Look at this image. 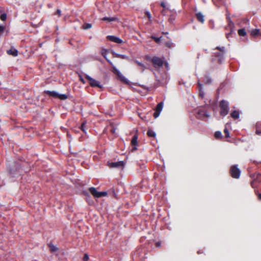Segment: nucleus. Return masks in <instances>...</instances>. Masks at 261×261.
Segmentation results:
<instances>
[{"mask_svg":"<svg viewBox=\"0 0 261 261\" xmlns=\"http://www.w3.org/2000/svg\"><path fill=\"white\" fill-rule=\"evenodd\" d=\"M220 114L224 117L227 115L229 112V103L228 101L222 100L220 102Z\"/></svg>","mask_w":261,"mask_h":261,"instance_id":"f257e3e1","label":"nucleus"},{"mask_svg":"<svg viewBox=\"0 0 261 261\" xmlns=\"http://www.w3.org/2000/svg\"><path fill=\"white\" fill-rule=\"evenodd\" d=\"M112 66V71L117 76L118 78L123 83L125 84H128L129 81L125 78L124 76H123V75L116 68L115 66H113V65Z\"/></svg>","mask_w":261,"mask_h":261,"instance_id":"f03ea898","label":"nucleus"},{"mask_svg":"<svg viewBox=\"0 0 261 261\" xmlns=\"http://www.w3.org/2000/svg\"><path fill=\"white\" fill-rule=\"evenodd\" d=\"M230 173L232 177L239 178L241 174V170L238 168L237 165H233L230 168Z\"/></svg>","mask_w":261,"mask_h":261,"instance_id":"7ed1b4c3","label":"nucleus"},{"mask_svg":"<svg viewBox=\"0 0 261 261\" xmlns=\"http://www.w3.org/2000/svg\"><path fill=\"white\" fill-rule=\"evenodd\" d=\"M209 115L204 109H200L197 112L196 117L199 119L205 120L209 117Z\"/></svg>","mask_w":261,"mask_h":261,"instance_id":"20e7f679","label":"nucleus"},{"mask_svg":"<svg viewBox=\"0 0 261 261\" xmlns=\"http://www.w3.org/2000/svg\"><path fill=\"white\" fill-rule=\"evenodd\" d=\"M218 50L219 52L214 53L215 56L218 58L219 63H221L223 60V56L225 52V47L222 46L221 47L217 46L216 48Z\"/></svg>","mask_w":261,"mask_h":261,"instance_id":"39448f33","label":"nucleus"},{"mask_svg":"<svg viewBox=\"0 0 261 261\" xmlns=\"http://www.w3.org/2000/svg\"><path fill=\"white\" fill-rule=\"evenodd\" d=\"M89 191L93 196L96 198L104 197L107 195V193L106 192H98L94 187L90 188Z\"/></svg>","mask_w":261,"mask_h":261,"instance_id":"423d86ee","label":"nucleus"},{"mask_svg":"<svg viewBox=\"0 0 261 261\" xmlns=\"http://www.w3.org/2000/svg\"><path fill=\"white\" fill-rule=\"evenodd\" d=\"M85 77L87 80L89 81V84L91 87H98L99 88H101L102 87V86L100 85L99 82L92 78L89 75H86Z\"/></svg>","mask_w":261,"mask_h":261,"instance_id":"0eeeda50","label":"nucleus"},{"mask_svg":"<svg viewBox=\"0 0 261 261\" xmlns=\"http://www.w3.org/2000/svg\"><path fill=\"white\" fill-rule=\"evenodd\" d=\"M108 165L110 168H123L125 165L123 161H119L116 162H108Z\"/></svg>","mask_w":261,"mask_h":261,"instance_id":"6e6552de","label":"nucleus"},{"mask_svg":"<svg viewBox=\"0 0 261 261\" xmlns=\"http://www.w3.org/2000/svg\"><path fill=\"white\" fill-rule=\"evenodd\" d=\"M151 62L155 67H161L163 65V61L158 57H153L151 59Z\"/></svg>","mask_w":261,"mask_h":261,"instance_id":"1a4fd4ad","label":"nucleus"},{"mask_svg":"<svg viewBox=\"0 0 261 261\" xmlns=\"http://www.w3.org/2000/svg\"><path fill=\"white\" fill-rule=\"evenodd\" d=\"M163 108V102H160L159 103L155 109V112L153 114V116L155 118L158 117L160 115L161 112L162 111Z\"/></svg>","mask_w":261,"mask_h":261,"instance_id":"9d476101","label":"nucleus"},{"mask_svg":"<svg viewBox=\"0 0 261 261\" xmlns=\"http://www.w3.org/2000/svg\"><path fill=\"white\" fill-rule=\"evenodd\" d=\"M107 38L109 40L117 43L121 44L123 42L122 40L114 36H108Z\"/></svg>","mask_w":261,"mask_h":261,"instance_id":"9b49d317","label":"nucleus"},{"mask_svg":"<svg viewBox=\"0 0 261 261\" xmlns=\"http://www.w3.org/2000/svg\"><path fill=\"white\" fill-rule=\"evenodd\" d=\"M101 55L105 58L107 61L111 65H113L112 62L107 58V56L108 54V50L105 48L101 49Z\"/></svg>","mask_w":261,"mask_h":261,"instance_id":"f8f14e48","label":"nucleus"},{"mask_svg":"<svg viewBox=\"0 0 261 261\" xmlns=\"http://www.w3.org/2000/svg\"><path fill=\"white\" fill-rule=\"evenodd\" d=\"M131 144L132 145L134 146L133 149L136 150L137 147L136 146L138 145V135L137 134H135L133 136V137L131 140Z\"/></svg>","mask_w":261,"mask_h":261,"instance_id":"ddd939ff","label":"nucleus"},{"mask_svg":"<svg viewBox=\"0 0 261 261\" xmlns=\"http://www.w3.org/2000/svg\"><path fill=\"white\" fill-rule=\"evenodd\" d=\"M44 92L46 93L48 96L53 97L54 98H57V97L59 96V93H57L56 91H45Z\"/></svg>","mask_w":261,"mask_h":261,"instance_id":"4468645a","label":"nucleus"},{"mask_svg":"<svg viewBox=\"0 0 261 261\" xmlns=\"http://www.w3.org/2000/svg\"><path fill=\"white\" fill-rule=\"evenodd\" d=\"M197 19L199 21L203 23L204 21V16L201 12H198L196 14Z\"/></svg>","mask_w":261,"mask_h":261,"instance_id":"2eb2a0df","label":"nucleus"},{"mask_svg":"<svg viewBox=\"0 0 261 261\" xmlns=\"http://www.w3.org/2000/svg\"><path fill=\"white\" fill-rule=\"evenodd\" d=\"M260 31L259 29H252L250 31V35L252 37H255L257 35H259Z\"/></svg>","mask_w":261,"mask_h":261,"instance_id":"dca6fc26","label":"nucleus"},{"mask_svg":"<svg viewBox=\"0 0 261 261\" xmlns=\"http://www.w3.org/2000/svg\"><path fill=\"white\" fill-rule=\"evenodd\" d=\"M230 115L232 118L236 119L239 118L240 113L238 111L234 110L231 113Z\"/></svg>","mask_w":261,"mask_h":261,"instance_id":"f3484780","label":"nucleus"},{"mask_svg":"<svg viewBox=\"0 0 261 261\" xmlns=\"http://www.w3.org/2000/svg\"><path fill=\"white\" fill-rule=\"evenodd\" d=\"M9 55H11L14 57H16L18 55V51L16 49H11L7 51Z\"/></svg>","mask_w":261,"mask_h":261,"instance_id":"a211bd4d","label":"nucleus"},{"mask_svg":"<svg viewBox=\"0 0 261 261\" xmlns=\"http://www.w3.org/2000/svg\"><path fill=\"white\" fill-rule=\"evenodd\" d=\"M256 134L261 135V122H257L256 124Z\"/></svg>","mask_w":261,"mask_h":261,"instance_id":"6ab92c4d","label":"nucleus"},{"mask_svg":"<svg viewBox=\"0 0 261 261\" xmlns=\"http://www.w3.org/2000/svg\"><path fill=\"white\" fill-rule=\"evenodd\" d=\"M134 62L137 64L138 66H140V70H141V72H143L144 70H145V66L144 65V64L140 63V62H139L137 60H135L134 61Z\"/></svg>","mask_w":261,"mask_h":261,"instance_id":"aec40b11","label":"nucleus"},{"mask_svg":"<svg viewBox=\"0 0 261 261\" xmlns=\"http://www.w3.org/2000/svg\"><path fill=\"white\" fill-rule=\"evenodd\" d=\"M147 134L149 137H155L156 135L155 133L150 129L148 130Z\"/></svg>","mask_w":261,"mask_h":261,"instance_id":"412c9836","label":"nucleus"},{"mask_svg":"<svg viewBox=\"0 0 261 261\" xmlns=\"http://www.w3.org/2000/svg\"><path fill=\"white\" fill-rule=\"evenodd\" d=\"M238 33L240 36H245L246 35V32L244 29H239Z\"/></svg>","mask_w":261,"mask_h":261,"instance_id":"4be33fe9","label":"nucleus"},{"mask_svg":"<svg viewBox=\"0 0 261 261\" xmlns=\"http://www.w3.org/2000/svg\"><path fill=\"white\" fill-rule=\"evenodd\" d=\"M116 19L117 18L116 17H105L102 18V20H103V21H113L116 20Z\"/></svg>","mask_w":261,"mask_h":261,"instance_id":"5701e85b","label":"nucleus"},{"mask_svg":"<svg viewBox=\"0 0 261 261\" xmlns=\"http://www.w3.org/2000/svg\"><path fill=\"white\" fill-rule=\"evenodd\" d=\"M57 98H59L60 99H61V100H65L67 98V95L64 94H59V96L57 97Z\"/></svg>","mask_w":261,"mask_h":261,"instance_id":"b1692460","label":"nucleus"},{"mask_svg":"<svg viewBox=\"0 0 261 261\" xmlns=\"http://www.w3.org/2000/svg\"><path fill=\"white\" fill-rule=\"evenodd\" d=\"M49 247L51 252H55L58 249L57 247L53 244H49Z\"/></svg>","mask_w":261,"mask_h":261,"instance_id":"393cba45","label":"nucleus"},{"mask_svg":"<svg viewBox=\"0 0 261 261\" xmlns=\"http://www.w3.org/2000/svg\"><path fill=\"white\" fill-rule=\"evenodd\" d=\"M215 137L216 139H220L222 138V134L220 131H217L215 133Z\"/></svg>","mask_w":261,"mask_h":261,"instance_id":"a878e982","label":"nucleus"},{"mask_svg":"<svg viewBox=\"0 0 261 261\" xmlns=\"http://www.w3.org/2000/svg\"><path fill=\"white\" fill-rule=\"evenodd\" d=\"M115 56L117 58H121L122 59H125L128 58V57H127L126 56H125L124 55H120V54H115Z\"/></svg>","mask_w":261,"mask_h":261,"instance_id":"bb28decb","label":"nucleus"},{"mask_svg":"<svg viewBox=\"0 0 261 261\" xmlns=\"http://www.w3.org/2000/svg\"><path fill=\"white\" fill-rule=\"evenodd\" d=\"M86 124V122L84 121L82 123V125L80 127L81 129L85 133H86L85 129V125Z\"/></svg>","mask_w":261,"mask_h":261,"instance_id":"cd10ccee","label":"nucleus"},{"mask_svg":"<svg viewBox=\"0 0 261 261\" xmlns=\"http://www.w3.org/2000/svg\"><path fill=\"white\" fill-rule=\"evenodd\" d=\"M224 133L225 134V136L226 138H229V132H228V130L227 129V128H226V127H225V128L224 130Z\"/></svg>","mask_w":261,"mask_h":261,"instance_id":"c85d7f7f","label":"nucleus"},{"mask_svg":"<svg viewBox=\"0 0 261 261\" xmlns=\"http://www.w3.org/2000/svg\"><path fill=\"white\" fill-rule=\"evenodd\" d=\"M5 30V27L3 25L0 24V37L2 36L3 33Z\"/></svg>","mask_w":261,"mask_h":261,"instance_id":"c756f323","label":"nucleus"},{"mask_svg":"<svg viewBox=\"0 0 261 261\" xmlns=\"http://www.w3.org/2000/svg\"><path fill=\"white\" fill-rule=\"evenodd\" d=\"M0 18L2 21H5L7 19V15L5 13L1 14Z\"/></svg>","mask_w":261,"mask_h":261,"instance_id":"7c9ffc66","label":"nucleus"},{"mask_svg":"<svg viewBox=\"0 0 261 261\" xmlns=\"http://www.w3.org/2000/svg\"><path fill=\"white\" fill-rule=\"evenodd\" d=\"M162 38V37H153L152 36V38L156 42V43H159L160 40H161V38Z\"/></svg>","mask_w":261,"mask_h":261,"instance_id":"2f4dec72","label":"nucleus"},{"mask_svg":"<svg viewBox=\"0 0 261 261\" xmlns=\"http://www.w3.org/2000/svg\"><path fill=\"white\" fill-rule=\"evenodd\" d=\"M89 259V256L87 254H85L84 256H83V261H88Z\"/></svg>","mask_w":261,"mask_h":261,"instance_id":"473e14b6","label":"nucleus"},{"mask_svg":"<svg viewBox=\"0 0 261 261\" xmlns=\"http://www.w3.org/2000/svg\"><path fill=\"white\" fill-rule=\"evenodd\" d=\"M145 13L146 16L148 17V19L150 21L151 16L150 12H149L148 11H146Z\"/></svg>","mask_w":261,"mask_h":261,"instance_id":"72a5a7b5","label":"nucleus"},{"mask_svg":"<svg viewBox=\"0 0 261 261\" xmlns=\"http://www.w3.org/2000/svg\"><path fill=\"white\" fill-rule=\"evenodd\" d=\"M206 80L205 82V83L206 84H209L211 82V80L209 77H206Z\"/></svg>","mask_w":261,"mask_h":261,"instance_id":"f704fd0d","label":"nucleus"},{"mask_svg":"<svg viewBox=\"0 0 261 261\" xmlns=\"http://www.w3.org/2000/svg\"><path fill=\"white\" fill-rule=\"evenodd\" d=\"M166 45L167 46H168L169 47H171L172 46V43H170V42H167L166 43Z\"/></svg>","mask_w":261,"mask_h":261,"instance_id":"c9c22d12","label":"nucleus"},{"mask_svg":"<svg viewBox=\"0 0 261 261\" xmlns=\"http://www.w3.org/2000/svg\"><path fill=\"white\" fill-rule=\"evenodd\" d=\"M156 247H160L161 245V243L160 242H158L155 243Z\"/></svg>","mask_w":261,"mask_h":261,"instance_id":"e433bc0d","label":"nucleus"},{"mask_svg":"<svg viewBox=\"0 0 261 261\" xmlns=\"http://www.w3.org/2000/svg\"><path fill=\"white\" fill-rule=\"evenodd\" d=\"M57 13L60 16L61 14V11L59 9H58L57 11Z\"/></svg>","mask_w":261,"mask_h":261,"instance_id":"4c0bfd02","label":"nucleus"},{"mask_svg":"<svg viewBox=\"0 0 261 261\" xmlns=\"http://www.w3.org/2000/svg\"><path fill=\"white\" fill-rule=\"evenodd\" d=\"M258 196V199L261 200V193L256 194Z\"/></svg>","mask_w":261,"mask_h":261,"instance_id":"58836bf2","label":"nucleus"},{"mask_svg":"<svg viewBox=\"0 0 261 261\" xmlns=\"http://www.w3.org/2000/svg\"><path fill=\"white\" fill-rule=\"evenodd\" d=\"M161 5L163 7H165V4L164 2H162L161 3Z\"/></svg>","mask_w":261,"mask_h":261,"instance_id":"ea45409f","label":"nucleus"},{"mask_svg":"<svg viewBox=\"0 0 261 261\" xmlns=\"http://www.w3.org/2000/svg\"><path fill=\"white\" fill-rule=\"evenodd\" d=\"M87 27L86 28L87 29L90 28H91V24H89V23H88V24H87Z\"/></svg>","mask_w":261,"mask_h":261,"instance_id":"a19ab883","label":"nucleus"},{"mask_svg":"<svg viewBox=\"0 0 261 261\" xmlns=\"http://www.w3.org/2000/svg\"><path fill=\"white\" fill-rule=\"evenodd\" d=\"M140 168L141 169H144L145 168V165L143 164L142 165H140Z\"/></svg>","mask_w":261,"mask_h":261,"instance_id":"79ce46f5","label":"nucleus"},{"mask_svg":"<svg viewBox=\"0 0 261 261\" xmlns=\"http://www.w3.org/2000/svg\"><path fill=\"white\" fill-rule=\"evenodd\" d=\"M229 35H230V34H226V37H227V38H229V37H230V36H229Z\"/></svg>","mask_w":261,"mask_h":261,"instance_id":"37998d69","label":"nucleus"},{"mask_svg":"<svg viewBox=\"0 0 261 261\" xmlns=\"http://www.w3.org/2000/svg\"><path fill=\"white\" fill-rule=\"evenodd\" d=\"M229 35H230V34H226V37H227V38H229V37H230V36H229Z\"/></svg>","mask_w":261,"mask_h":261,"instance_id":"c03bdc74","label":"nucleus"},{"mask_svg":"<svg viewBox=\"0 0 261 261\" xmlns=\"http://www.w3.org/2000/svg\"><path fill=\"white\" fill-rule=\"evenodd\" d=\"M198 86L200 88H201L202 84H201L200 83H198Z\"/></svg>","mask_w":261,"mask_h":261,"instance_id":"a18cd8bd","label":"nucleus"},{"mask_svg":"<svg viewBox=\"0 0 261 261\" xmlns=\"http://www.w3.org/2000/svg\"><path fill=\"white\" fill-rule=\"evenodd\" d=\"M81 81L83 82V83H85V82H84V80H83V79H81Z\"/></svg>","mask_w":261,"mask_h":261,"instance_id":"49530a36","label":"nucleus"},{"mask_svg":"<svg viewBox=\"0 0 261 261\" xmlns=\"http://www.w3.org/2000/svg\"><path fill=\"white\" fill-rule=\"evenodd\" d=\"M112 133H115V129H112L111 130Z\"/></svg>","mask_w":261,"mask_h":261,"instance_id":"de8ad7c7","label":"nucleus"}]
</instances>
